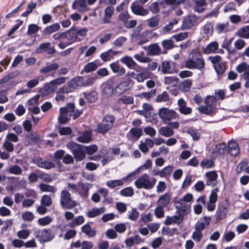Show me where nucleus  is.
<instances>
[{"label":"nucleus","mask_w":249,"mask_h":249,"mask_svg":"<svg viewBox=\"0 0 249 249\" xmlns=\"http://www.w3.org/2000/svg\"><path fill=\"white\" fill-rule=\"evenodd\" d=\"M185 67L189 69L203 71L205 67V60L202 54L196 50H193L189 54L185 62Z\"/></svg>","instance_id":"1"},{"label":"nucleus","mask_w":249,"mask_h":249,"mask_svg":"<svg viewBox=\"0 0 249 249\" xmlns=\"http://www.w3.org/2000/svg\"><path fill=\"white\" fill-rule=\"evenodd\" d=\"M59 115L58 121L59 124H63L68 122L72 118L75 119L82 113V111L75 109L74 104L69 103L65 107L59 109Z\"/></svg>","instance_id":"2"},{"label":"nucleus","mask_w":249,"mask_h":249,"mask_svg":"<svg viewBox=\"0 0 249 249\" xmlns=\"http://www.w3.org/2000/svg\"><path fill=\"white\" fill-rule=\"evenodd\" d=\"M193 198V195L190 193L186 194L182 198H176L174 202L177 213L184 215L190 211V202Z\"/></svg>","instance_id":"3"},{"label":"nucleus","mask_w":249,"mask_h":249,"mask_svg":"<svg viewBox=\"0 0 249 249\" xmlns=\"http://www.w3.org/2000/svg\"><path fill=\"white\" fill-rule=\"evenodd\" d=\"M156 181V178L150 177L147 174H143L135 180L134 184L138 189L151 190L154 188Z\"/></svg>","instance_id":"4"},{"label":"nucleus","mask_w":249,"mask_h":249,"mask_svg":"<svg viewBox=\"0 0 249 249\" xmlns=\"http://www.w3.org/2000/svg\"><path fill=\"white\" fill-rule=\"evenodd\" d=\"M216 98L213 96H208L205 99V105L200 106L198 107L199 112L211 116L215 113L216 108L215 107Z\"/></svg>","instance_id":"5"},{"label":"nucleus","mask_w":249,"mask_h":249,"mask_svg":"<svg viewBox=\"0 0 249 249\" xmlns=\"http://www.w3.org/2000/svg\"><path fill=\"white\" fill-rule=\"evenodd\" d=\"M116 122V118L111 114H107L104 116L102 122L97 127V131L101 134H105L111 129Z\"/></svg>","instance_id":"6"},{"label":"nucleus","mask_w":249,"mask_h":249,"mask_svg":"<svg viewBox=\"0 0 249 249\" xmlns=\"http://www.w3.org/2000/svg\"><path fill=\"white\" fill-rule=\"evenodd\" d=\"M66 147L71 151L76 161H80L85 158V146L70 142L67 143Z\"/></svg>","instance_id":"7"},{"label":"nucleus","mask_w":249,"mask_h":249,"mask_svg":"<svg viewBox=\"0 0 249 249\" xmlns=\"http://www.w3.org/2000/svg\"><path fill=\"white\" fill-rule=\"evenodd\" d=\"M82 38L77 37L74 29L71 28L69 31L64 33V40L60 42L59 47L63 49L69 45L78 41H80Z\"/></svg>","instance_id":"8"},{"label":"nucleus","mask_w":249,"mask_h":249,"mask_svg":"<svg viewBox=\"0 0 249 249\" xmlns=\"http://www.w3.org/2000/svg\"><path fill=\"white\" fill-rule=\"evenodd\" d=\"M60 204L64 209H71L75 207L77 203L73 200L71 194L66 190H63L60 194Z\"/></svg>","instance_id":"9"},{"label":"nucleus","mask_w":249,"mask_h":249,"mask_svg":"<svg viewBox=\"0 0 249 249\" xmlns=\"http://www.w3.org/2000/svg\"><path fill=\"white\" fill-rule=\"evenodd\" d=\"M97 0H74L71 8L79 12H85L89 10L88 5H93Z\"/></svg>","instance_id":"10"},{"label":"nucleus","mask_w":249,"mask_h":249,"mask_svg":"<svg viewBox=\"0 0 249 249\" xmlns=\"http://www.w3.org/2000/svg\"><path fill=\"white\" fill-rule=\"evenodd\" d=\"M35 235L41 243L49 242L54 237V234L49 229L36 231Z\"/></svg>","instance_id":"11"},{"label":"nucleus","mask_w":249,"mask_h":249,"mask_svg":"<svg viewBox=\"0 0 249 249\" xmlns=\"http://www.w3.org/2000/svg\"><path fill=\"white\" fill-rule=\"evenodd\" d=\"M158 113L160 118L164 123H166L171 120L175 119L178 116L174 110L165 107L160 108Z\"/></svg>","instance_id":"12"},{"label":"nucleus","mask_w":249,"mask_h":249,"mask_svg":"<svg viewBox=\"0 0 249 249\" xmlns=\"http://www.w3.org/2000/svg\"><path fill=\"white\" fill-rule=\"evenodd\" d=\"M130 9L134 15L141 17L146 16L149 13L148 10L144 8L143 5L140 4L138 1H134L132 3Z\"/></svg>","instance_id":"13"},{"label":"nucleus","mask_w":249,"mask_h":249,"mask_svg":"<svg viewBox=\"0 0 249 249\" xmlns=\"http://www.w3.org/2000/svg\"><path fill=\"white\" fill-rule=\"evenodd\" d=\"M92 184L90 183L79 182L77 193L82 198L86 199L88 197L89 190L92 187Z\"/></svg>","instance_id":"14"},{"label":"nucleus","mask_w":249,"mask_h":249,"mask_svg":"<svg viewBox=\"0 0 249 249\" xmlns=\"http://www.w3.org/2000/svg\"><path fill=\"white\" fill-rule=\"evenodd\" d=\"M134 173H132L128 174L126 177L121 179L109 180L107 181V185L110 188L113 189L115 187L121 186L124 185V181L127 179L130 180L133 179Z\"/></svg>","instance_id":"15"},{"label":"nucleus","mask_w":249,"mask_h":249,"mask_svg":"<svg viewBox=\"0 0 249 249\" xmlns=\"http://www.w3.org/2000/svg\"><path fill=\"white\" fill-rule=\"evenodd\" d=\"M198 23V17L196 15H191L185 17L182 23L184 29H190Z\"/></svg>","instance_id":"16"},{"label":"nucleus","mask_w":249,"mask_h":249,"mask_svg":"<svg viewBox=\"0 0 249 249\" xmlns=\"http://www.w3.org/2000/svg\"><path fill=\"white\" fill-rule=\"evenodd\" d=\"M34 163L38 167L45 169L49 170L55 167L54 162L41 158H37L34 159Z\"/></svg>","instance_id":"17"},{"label":"nucleus","mask_w":249,"mask_h":249,"mask_svg":"<svg viewBox=\"0 0 249 249\" xmlns=\"http://www.w3.org/2000/svg\"><path fill=\"white\" fill-rule=\"evenodd\" d=\"M193 10L199 14L206 10L207 2L206 0H192Z\"/></svg>","instance_id":"18"},{"label":"nucleus","mask_w":249,"mask_h":249,"mask_svg":"<svg viewBox=\"0 0 249 249\" xmlns=\"http://www.w3.org/2000/svg\"><path fill=\"white\" fill-rule=\"evenodd\" d=\"M206 178V184L213 187L217 184L218 175L214 171L208 172L205 174Z\"/></svg>","instance_id":"19"},{"label":"nucleus","mask_w":249,"mask_h":249,"mask_svg":"<svg viewBox=\"0 0 249 249\" xmlns=\"http://www.w3.org/2000/svg\"><path fill=\"white\" fill-rule=\"evenodd\" d=\"M109 67L112 72L116 73L118 76H121L125 73V69L120 64L118 61L110 63Z\"/></svg>","instance_id":"20"},{"label":"nucleus","mask_w":249,"mask_h":249,"mask_svg":"<svg viewBox=\"0 0 249 249\" xmlns=\"http://www.w3.org/2000/svg\"><path fill=\"white\" fill-rule=\"evenodd\" d=\"M211 221L209 217L204 216L203 218L199 220L195 225L196 230L202 231L206 227L209 226Z\"/></svg>","instance_id":"21"},{"label":"nucleus","mask_w":249,"mask_h":249,"mask_svg":"<svg viewBox=\"0 0 249 249\" xmlns=\"http://www.w3.org/2000/svg\"><path fill=\"white\" fill-rule=\"evenodd\" d=\"M184 215V214L182 213H178V215H175L172 216H167L164 223L166 225H170L173 223H180L182 221Z\"/></svg>","instance_id":"22"},{"label":"nucleus","mask_w":249,"mask_h":249,"mask_svg":"<svg viewBox=\"0 0 249 249\" xmlns=\"http://www.w3.org/2000/svg\"><path fill=\"white\" fill-rule=\"evenodd\" d=\"M36 52L40 53L46 52L49 54H53L55 50L54 47H52L50 42H45L41 43L36 49Z\"/></svg>","instance_id":"23"},{"label":"nucleus","mask_w":249,"mask_h":249,"mask_svg":"<svg viewBox=\"0 0 249 249\" xmlns=\"http://www.w3.org/2000/svg\"><path fill=\"white\" fill-rule=\"evenodd\" d=\"M171 195L169 193H165L164 194L160 196L158 200L157 205L161 207H166L170 203Z\"/></svg>","instance_id":"24"},{"label":"nucleus","mask_w":249,"mask_h":249,"mask_svg":"<svg viewBox=\"0 0 249 249\" xmlns=\"http://www.w3.org/2000/svg\"><path fill=\"white\" fill-rule=\"evenodd\" d=\"M114 13V7L111 6H108L106 8L104 11V15L102 19L103 22L104 24L109 23L111 22V18Z\"/></svg>","instance_id":"25"},{"label":"nucleus","mask_w":249,"mask_h":249,"mask_svg":"<svg viewBox=\"0 0 249 249\" xmlns=\"http://www.w3.org/2000/svg\"><path fill=\"white\" fill-rule=\"evenodd\" d=\"M228 147V152L231 156L236 157L239 155L240 149L237 143L235 141H229Z\"/></svg>","instance_id":"26"},{"label":"nucleus","mask_w":249,"mask_h":249,"mask_svg":"<svg viewBox=\"0 0 249 249\" xmlns=\"http://www.w3.org/2000/svg\"><path fill=\"white\" fill-rule=\"evenodd\" d=\"M178 104L180 113L184 115H188L192 112V109L186 106V103L183 99H179L178 102Z\"/></svg>","instance_id":"27"},{"label":"nucleus","mask_w":249,"mask_h":249,"mask_svg":"<svg viewBox=\"0 0 249 249\" xmlns=\"http://www.w3.org/2000/svg\"><path fill=\"white\" fill-rule=\"evenodd\" d=\"M55 89L50 82L45 84L44 87L39 90V93L42 96H47L54 92Z\"/></svg>","instance_id":"28"},{"label":"nucleus","mask_w":249,"mask_h":249,"mask_svg":"<svg viewBox=\"0 0 249 249\" xmlns=\"http://www.w3.org/2000/svg\"><path fill=\"white\" fill-rule=\"evenodd\" d=\"M82 80L83 76L75 77L68 82V85L73 90L76 89L83 86Z\"/></svg>","instance_id":"29"},{"label":"nucleus","mask_w":249,"mask_h":249,"mask_svg":"<svg viewBox=\"0 0 249 249\" xmlns=\"http://www.w3.org/2000/svg\"><path fill=\"white\" fill-rule=\"evenodd\" d=\"M59 68V65L56 63H53L42 67L39 72L42 74H47L52 71H55Z\"/></svg>","instance_id":"30"},{"label":"nucleus","mask_w":249,"mask_h":249,"mask_svg":"<svg viewBox=\"0 0 249 249\" xmlns=\"http://www.w3.org/2000/svg\"><path fill=\"white\" fill-rule=\"evenodd\" d=\"M130 88V82L128 81H123L119 84L115 88V90L117 93L121 94Z\"/></svg>","instance_id":"31"},{"label":"nucleus","mask_w":249,"mask_h":249,"mask_svg":"<svg viewBox=\"0 0 249 249\" xmlns=\"http://www.w3.org/2000/svg\"><path fill=\"white\" fill-rule=\"evenodd\" d=\"M81 231L89 237H94L96 234V231L92 229L90 225L88 224H85L81 227Z\"/></svg>","instance_id":"32"},{"label":"nucleus","mask_w":249,"mask_h":249,"mask_svg":"<svg viewBox=\"0 0 249 249\" xmlns=\"http://www.w3.org/2000/svg\"><path fill=\"white\" fill-rule=\"evenodd\" d=\"M218 43L217 42L213 41L210 43L203 49V52L205 54L214 53L218 49Z\"/></svg>","instance_id":"33"},{"label":"nucleus","mask_w":249,"mask_h":249,"mask_svg":"<svg viewBox=\"0 0 249 249\" xmlns=\"http://www.w3.org/2000/svg\"><path fill=\"white\" fill-rule=\"evenodd\" d=\"M117 54V52L113 51L111 49L102 53L100 57L104 61H109L113 59L114 56Z\"/></svg>","instance_id":"34"},{"label":"nucleus","mask_w":249,"mask_h":249,"mask_svg":"<svg viewBox=\"0 0 249 249\" xmlns=\"http://www.w3.org/2000/svg\"><path fill=\"white\" fill-rule=\"evenodd\" d=\"M228 211L226 207L224 206H220L216 211L215 217L217 221L224 219L226 218Z\"/></svg>","instance_id":"35"},{"label":"nucleus","mask_w":249,"mask_h":249,"mask_svg":"<svg viewBox=\"0 0 249 249\" xmlns=\"http://www.w3.org/2000/svg\"><path fill=\"white\" fill-rule=\"evenodd\" d=\"M227 150L226 144L224 143H219L215 145L213 153L215 156L223 155Z\"/></svg>","instance_id":"36"},{"label":"nucleus","mask_w":249,"mask_h":249,"mask_svg":"<svg viewBox=\"0 0 249 249\" xmlns=\"http://www.w3.org/2000/svg\"><path fill=\"white\" fill-rule=\"evenodd\" d=\"M120 61L122 63L125 65L129 69H134L137 66V63L134 61L132 58L129 56H125L122 57Z\"/></svg>","instance_id":"37"},{"label":"nucleus","mask_w":249,"mask_h":249,"mask_svg":"<svg viewBox=\"0 0 249 249\" xmlns=\"http://www.w3.org/2000/svg\"><path fill=\"white\" fill-rule=\"evenodd\" d=\"M236 36L245 39L249 38V25L240 28L235 34Z\"/></svg>","instance_id":"38"},{"label":"nucleus","mask_w":249,"mask_h":249,"mask_svg":"<svg viewBox=\"0 0 249 249\" xmlns=\"http://www.w3.org/2000/svg\"><path fill=\"white\" fill-rule=\"evenodd\" d=\"M105 211L106 209L103 207L99 208H93L88 212L87 215L89 218H93L103 213Z\"/></svg>","instance_id":"39"},{"label":"nucleus","mask_w":249,"mask_h":249,"mask_svg":"<svg viewBox=\"0 0 249 249\" xmlns=\"http://www.w3.org/2000/svg\"><path fill=\"white\" fill-rule=\"evenodd\" d=\"M158 132L161 136L165 137H170L173 136L174 134V131L168 126L161 127L159 129Z\"/></svg>","instance_id":"40"},{"label":"nucleus","mask_w":249,"mask_h":249,"mask_svg":"<svg viewBox=\"0 0 249 249\" xmlns=\"http://www.w3.org/2000/svg\"><path fill=\"white\" fill-rule=\"evenodd\" d=\"M60 28L58 23H54L50 26L46 27L42 32L43 35H48L55 32Z\"/></svg>","instance_id":"41"},{"label":"nucleus","mask_w":249,"mask_h":249,"mask_svg":"<svg viewBox=\"0 0 249 249\" xmlns=\"http://www.w3.org/2000/svg\"><path fill=\"white\" fill-rule=\"evenodd\" d=\"M83 94L87 101L89 103L95 102L98 98V94L95 91L84 92Z\"/></svg>","instance_id":"42"},{"label":"nucleus","mask_w":249,"mask_h":249,"mask_svg":"<svg viewBox=\"0 0 249 249\" xmlns=\"http://www.w3.org/2000/svg\"><path fill=\"white\" fill-rule=\"evenodd\" d=\"M158 70L160 71L163 73H171L172 70L171 68V64L169 61H163L160 66L158 67Z\"/></svg>","instance_id":"43"},{"label":"nucleus","mask_w":249,"mask_h":249,"mask_svg":"<svg viewBox=\"0 0 249 249\" xmlns=\"http://www.w3.org/2000/svg\"><path fill=\"white\" fill-rule=\"evenodd\" d=\"M202 31L207 36H211L213 33V26L212 23L207 22L202 28Z\"/></svg>","instance_id":"44"},{"label":"nucleus","mask_w":249,"mask_h":249,"mask_svg":"<svg viewBox=\"0 0 249 249\" xmlns=\"http://www.w3.org/2000/svg\"><path fill=\"white\" fill-rule=\"evenodd\" d=\"M91 139V134L90 132L86 131L80 136L78 137L77 140L79 142L87 143L89 142Z\"/></svg>","instance_id":"45"},{"label":"nucleus","mask_w":249,"mask_h":249,"mask_svg":"<svg viewBox=\"0 0 249 249\" xmlns=\"http://www.w3.org/2000/svg\"><path fill=\"white\" fill-rule=\"evenodd\" d=\"M248 164V160L247 159H244L241 162H240L237 165L235 171L237 174H240L241 172L245 171L246 172L247 166Z\"/></svg>","instance_id":"46"},{"label":"nucleus","mask_w":249,"mask_h":249,"mask_svg":"<svg viewBox=\"0 0 249 249\" xmlns=\"http://www.w3.org/2000/svg\"><path fill=\"white\" fill-rule=\"evenodd\" d=\"M96 80V78L93 76H88L86 77H83V87L91 86L94 83Z\"/></svg>","instance_id":"47"},{"label":"nucleus","mask_w":249,"mask_h":249,"mask_svg":"<svg viewBox=\"0 0 249 249\" xmlns=\"http://www.w3.org/2000/svg\"><path fill=\"white\" fill-rule=\"evenodd\" d=\"M149 54L151 55H158L160 53V48L157 44H152L148 47Z\"/></svg>","instance_id":"48"},{"label":"nucleus","mask_w":249,"mask_h":249,"mask_svg":"<svg viewBox=\"0 0 249 249\" xmlns=\"http://www.w3.org/2000/svg\"><path fill=\"white\" fill-rule=\"evenodd\" d=\"M134 98L131 96L122 95L118 100L119 104H131L133 103Z\"/></svg>","instance_id":"49"},{"label":"nucleus","mask_w":249,"mask_h":249,"mask_svg":"<svg viewBox=\"0 0 249 249\" xmlns=\"http://www.w3.org/2000/svg\"><path fill=\"white\" fill-rule=\"evenodd\" d=\"M142 135V129L140 128H132L128 134L127 135L128 137L129 135H131L132 137L138 139Z\"/></svg>","instance_id":"50"},{"label":"nucleus","mask_w":249,"mask_h":249,"mask_svg":"<svg viewBox=\"0 0 249 249\" xmlns=\"http://www.w3.org/2000/svg\"><path fill=\"white\" fill-rule=\"evenodd\" d=\"M156 89H151L149 92H144L138 95V96L141 99H145L149 100L154 97L156 95Z\"/></svg>","instance_id":"51"},{"label":"nucleus","mask_w":249,"mask_h":249,"mask_svg":"<svg viewBox=\"0 0 249 249\" xmlns=\"http://www.w3.org/2000/svg\"><path fill=\"white\" fill-rule=\"evenodd\" d=\"M160 17L159 15L154 16L147 20V25L150 27H157L159 25Z\"/></svg>","instance_id":"52"},{"label":"nucleus","mask_w":249,"mask_h":249,"mask_svg":"<svg viewBox=\"0 0 249 249\" xmlns=\"http://www.w3.org/2000/svg\"><path fill=\"white\" fill-rule=\"evenodd\" d=\"M85 221L84 217L82 215H79L73 219L69 223V226L71 228L75 227L77 226L83 224Z\"/></svg>","instance_id":"53"},{"label":"nucleus","mask_w":249,"mask_h":249,"mask_svg":"<svg viewBox=\"0 0 249 249\" xmlns=\"http://www.w3.org/2000/svg\"><path fill=\"white\" fill-rule=\"evenodd\" d=\"M178 79L174 76H166L164 78V83L170 86H175Z\"/></svg>","instance_id":"54"},{"label":"nucleus","mask_w":249,"mask_h":249,"mask_svg":"<svg viewBox=\"0 0 249 249\" xmlns=\"http://www.w3.org/2000/svg\"><path fill=\"white\" fill-rule=\"evenodd\" d=\"M139 216V213L136 208H133L127 213V216L129 219L132 221L136 220Z\"/></svg>","instance_id":"55"},{"label":"nucleus","mask_w":249,"mask_h":249,"mask_svg":"<svg viewBox=\"0 0 249 249\" xmlns=\"http://www.w3.org/2000/svg\"><path fill=\"white\" fill-rule=\"evenodd\" d=\"M53 221V219L49 216H46L44 217L40 218L37 220L38 225L41 226H45L50 224Z\"/></svg>","instance_id":"56"},{"label":"nucleus","mask_w":249,"mask_h":249,"mask_svg":"<svg viewBox=\"0 0 249 249\" xmlns=\"http://www.w3.org/2000/svg\"><path fill=\"white\" fill-rule=\"evenodd\" d=\"M187 133L192 137L194 141L198 140L200 137V133L197 129L190 128L187 131Z\"/></svg>","instance_id":"57"},{"label":"nucleus","mask_w":249,"mask_h":249,"mask_svg":"<svg viewBox=\"0 0 249 249\" xmlns=\"http://www.w3.org/2000/svg\"><path fill=\"white\" fill-rule=\"evenodd\" d=\"M9 173L15 175H19L21 174L22 170L20 166L17 165L11 166L8 169Z\"/></svg>","instance_id":"58"},{"label":"nucleus","mask_w":249,"mask_h":249,"mask_svg":"<svg viewBox=\"0 0 249 249\" xmlns=\"http://www.w3.org/2000/svg\"><path fill=\"white\" fill-rule=\"evenodd\" d=\"M170 100L169 95L166 91H163L161 94H159L156 99L157 102H165Z\"/></svg>","instance_id":"59"},{"label":"nucleus","mask_w":249,"mask_h":249,"mask_svg":"<svg viewBox=\"0 0 249 249\" xmlns=\"http://www.w3.org/2000/svg\"><path fill=\"white\" fill-rule=\"evenodd\" d=\"M103 92L107 96H111L114 92V87L111 84H107L104 86Z\"/></svg>","instance_id":"60"},{"label":"nucleus","mask_w":249,"mask_h":249,"mask_svg":"<svg viewBox=\"0 0 249 249\" xmlns=\"http://www.w3.org/2000/svg\"><path fill=\"white\" fill-rule=\"evenodd\" d=\"M135 70L137 72L135 77V80H136L137 82H142L144 80L148 78V76L145 72L142 71L139 72V71L137 68H135Z\"/></svg>","instance_id":"61"},{"label":"nucleus","mask_w":249,"mask_h":249,"mask_svg":"<svg viewBox=\"0 0 249 249\" xmlns=\"http://www.w3.org/2000/svg\"><path fill=\"white\" fill-rule=\"evenodd\" d=\"M66 79V77H60L51 81L50 82L52 84L55 89H56L57 86L65 83Z\"/></svg>","instance_id":"62"},{"label":"nucleus","mask_w":249,"mask_h":249,"mask_svg":"<svg viewBox=\"0 0 249 249\" xmlns=\"http://www.w3.org/2000/svg\"><path fill=\"white\" fill-rule=\"evenodd\" d=\"M213 68L218 74H223L226 71V67L224 62L217 64L213 66Z\"/></svg>","instance_id":"63"},{"label":"nucleus","mask_w":249,"mask_h":249,"mask_svg":"<svg viewBox=\"0 0 249 249\" xmlns=\"http://www.w3.org/2000/svg\"><path fill=\"white\" fill-rule=\"evenodd\" d=\"M39 188L42 192L54 193L56 191V189L53 186L44 183H41L39 185Z\"/></svg>","instance_id":"64"}]
</instances>
